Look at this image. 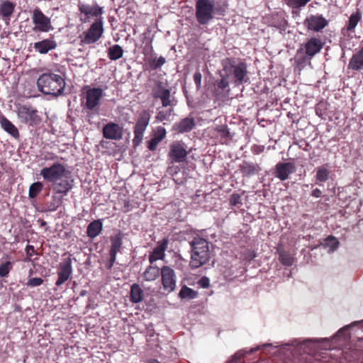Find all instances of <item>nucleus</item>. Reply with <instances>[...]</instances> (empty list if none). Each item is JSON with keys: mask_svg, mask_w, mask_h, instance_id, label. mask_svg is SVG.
Wrapping results in <instances>:
<instances>
[{"mask_svg": "<svg viewBox=\"0 0 363 363\" xmlns=\"http://www.w3.org/2000/svg\"><path fill=\"white\" fill-rule=\"evenodd\" d=\"M37 86L38 90L43 94L58 96L65 89V82L59 74L51 72L44 73L38 79Z\"/></svg>", "mask_w": 363, "mask_h": 363, "instance_id": "nucleus-1", "label": "nucleus"}, {"mask_svg": "<svg viewBox=\"0 0 363 363\" xmlns=\"http://www.w3.org/2000/svg\"><path fill=\"white\" fill-rule=\"evenodd\" d=\"M189 244L191 246L189 266L191 269H197L210 259L208 242L206 240L197 237L194 238Z\"/></svg>", "mask_w": 363, "mask_h": 363, "instance_id": "nucleus-2", "label": "nucleus"}, {"mask_svg": "<svg viewBox=\"0 0 363 363\" xmlns=\"http://www.w3.org/2000/svg\"><path fill=\"white\" fill-rule=\"evenodd\" d=\"M223 71L228 73L230 77L232 76L233 82L235 85L239 86L247 83L249 81L247 77V67L246 63L240 62L235 63L234 60L230 58L225 59L223 62Z\"/></svg>", "mask_w": 363, "mask_h": 363, "instance_id": "nucleus-3", "label": "nucleus"}, {"mask_svg": "<svg viewBox=\"0 0 363 363\" xmlns=\"http://www.w3.org/2000/svg\"><path fill=\"white\" fill-rule=\"evenodd\" d=\"M195 16L201 25L208 23L214 17L215 0H196Z\"/></svg>", "mask_w": 363, "mask_h": 363, "instance_id": "nucleus-4", "label": "nucleus"}, {"mask_svg": "<svg viewBox=\"0 0 363 363\" xmlns=\"http://www.w3.org/2000/svg\"><path fill=\"white\" fill-rule=\"evenodd\" d=\"M71 172L65 168V167L59 163L55 162L49 167H44L40 171V175L48 182H53L60 180L63 177H69Z\"/></svg>", "mask_w": 363, "mask_h": 363, "instance_id": "nucleus-5", "label": "nucleus"}, {"mask_svg": "<svg viewBox=\"0 0 363 363\" xmlns=\"http://www.w3.org/2000/svg\"><path fill=\"white\" fill-rule=\"evenodd\" d=\"M150 119V115L147 111L145 110L140 113L134 127V138L133 139L134 147L138 146L142 143L143 133L149 124Z\"/></svg>", "mask_w": 363, "mask_h": 363, "instance_id": "nucleus-6", "label": "nucleus"}, {"mask_svg": "<svg viewBox=\"0 0 363 363\" xmlns=\"http://www.w3.org/2000/svg\"><path fill=\"white\" fill-rule=\"evenodd\" d=\"M186 145L181 140L174 141L169 146L168 156L172 162H183L186 160L189 152Z\"/></svg>", "mask_w": 363, "mask_h": 363, "instance_id": "nucleus-7", "label": "nucleus"}, {"mask_svg": "<svg viewBox=\"0 0 363 363\" xmlns=\"http://www.w3.org/2000/svg\"><path fill=\"white\" fill-rule=\"evenodd\" d=\"M18 116L21 122L31 125L39 124L41 122V118L38 114V111L25 105L19 106Z\"/></svg>", "mask_w": 363, "mask_h": 363, "instance_id": "nucleus-8", "label": "nucleus"}, {"mask_svg": "<svg viewBox=\"0 0 363 363\" xmlns=\"http://www.w3.org/2000/svg\"><path fill=\"white\" fill-rule=\"evenodd\" d=\"M32 20L35 26L33 28L35 31L48 32L53 30L50 19L38 8L33 11Z\"/></svg>", "mask_w": 363, "mask_h": 363, "instance_id": "nucleus-9", "label": "nucleus"}, {"mask_svg": "<svg viewBox=\"0 0 363 363\" xmlns=\"http://www.w3.org/2000/svg\"><path fill=\"white\" fill-rule=\"evenodd\" d=\"M103 32V18L100 17L91 25L82 41L85 44L94 43L101 37Z\"/></svg>", "mask_w": 363, "mask_h": 363, "instance_id": "nucleus-10", "label": "nucleus"}, {"mask_svg": "<svg viewBox=\"0 0 363 363\" xmlns=\"http://www.w3.org/2000/svg\"><path fill=\"white\" fill-rule=\"evenodd\" d=\"M104 91L101 88H89L85 94V108L90 111H97Z\"/></svg>", "mask_w": 363, "mask_h": 363, "instance_id": "nucleus-11", "label": "nucleus"}, {"mask_svg": "<svg viewBox=\"0 0 363 363\" xmlns=\"http://www.w3.org/2000/svg\"><path fill=\"white\" fill-rule=\"evenodd\" d=\"M162 284L164 289L167 292H172L176 286V275L174 269L169 266H164L160 272Z\"/></svg>", "mask_w": 363, "mask_h": 363, "instance_id": "nucleus-12", "label": "nucleus"}, {"mask_svg": "<svg viewBox=\"0 0 363 363\" xmlns=\"http://www.w3.org/2000/svg\"><path fill=\"white\" fill-rule=\"evenodd\" d=\"M72 273V259L67 257L59 264L57 275L58 279L55 284L59 286L67 281Z\"/></svg>", "mask_w": 363, "mask_h": 363, "instance_id": "nucleus-13", "label": "nucleus"}, {"mask_svg": "<svg viewBox=\"0 0 363 363\" xmlns=\"http://www.w3.org/2000/svg\"><path fill=\"white\" fill-rule=\"evenodd\" d=\"M102 132L103 136L108 140H119L123 138V128L113 122L106 124Z\"/></svg>", "mask_w": 363, "mask_h": 363, "instance_id": "nucleus-14", "label": "nucleus"}, {"mask_svg": "<svg viewBox=\"0 0 363 363\" xmlns=\"http://www.w3.org/2000/svg\"><path fill=\"white\" fill-rule=\"evenodd\" d=\"M328 23V21L321 15H311L303 22L308 30L316 32L323 29Z\"/></svg>", "mask_w": 363, "mask_h": 363, "instance_id": "nucleus-15", "label": "nucleus"}, {"mask_svg": "<svg viewBox=\"0 0 363 363\" xmlns=\"http://www.w3.org/2000/svg\"><path fill=\"white\" fill-rule=\"evenodd\" d=\"M325 43L318 38H311L304 43L306 54L308 56L309 60L320 52Z\"/></svg>", "mask_w": 363, "mask_h": 363, "instance_id": "nucleus-16", "label": "nucleus"}, {"mask_svg": "<svg viewBox=\"0 0 363 363\" xmlns=\"http://www.w3.org/2000/svg\"><path fill=\"white\" fill-rule=\"evenodd\" d=\"M74 179L72 174H69V177H63L60 180L53 182V191L56 194H62L67 195V193L73 188Z\"/></svg>", "mask_w": 363, "mask_h": 363, "instance_id": "nucleus-17", "label": "nucleus"}, {"mask_svg": "<svg viewBox=\"0 0 363 363\" xmlns=\"http://www.w3.org/2000/svg\"><path fill=\"white\" fill-rule=\"evenodd\" d=\"M78 7L79 11L86 16V18L84 20V22H86L91 16L99 18L101 17V14L104 13L103 7L99 6L97 4L91 6L79 3Z\"/></svg>", "mask_w": 363, "mask_h": 363, "instance_id": "nucleus-18", "label": "nucleus"}, {"mask_svg": "<svg viewBox=\"0 0 363 363\" xmlns=\"http://www.w3.org/2000/svg\"><path fill=\"white\" fill-rule=\"evenodd\" d=\"M294 171L295 167L294 164L291 162H279L275 167L274 176L281 181H284Z\"/></svg>", "mask_w": 363, "mask_h": 363, "instance_id": "nucleus-19", "label": "nucleus"}, {"mask_svg": "<svg viewBox=\"0 0 363 363\" xmlns=\"http://www.w3.org/2000/svg\"><path fill=\"white\" fill-rule=\"evenodd\" d=\"M153 96L160 99L162 106H173V100L171 99L170 91L162 86V83L160 82L156 89L153 91Z\"/></svg>", "mask_w": 363, "mask_h": 363, "instance_id": "nucleus-20", "label": "nucleus"}, {"mask_svg": "<svg viewBox=\"0 0 363 363\" xmlns=\"http://www.w3.org/2000/svg\"><path fill=\"white\" fill-rule=\"evenodd\" d=\"M57 42L53 38L44 39L33 44V48L40 54H47L57 48Z\"/></svg>", "mask_w": 363, "mask_h": 363, "instance_id": "nucleus-21", "label": "nucleus"}, {"mask_svg": "<svg viewBox=\"0 0 363 363\" xmlns=\"http://www.w3.org/2000/svg\"><path fill=\"white\" fill-rule=\"evenodd\" d=\"M196 125L195 120L191 116L186 117L182 119L179 123L173 125V130L179 133L190 132Z\"/></svg>", "mask_w": 363, "mask_h": 363, "instance_id": "nucleus-22", "label": "nucleus"}, {"mask_svg": "<svg viewBox=\"0 0 363 363\" xmlns=\"http://www.w3.org/2000/svg\"><path fill=\"white\" fill-rule=\"evenodd\" d=\"M168 240L164 239L159 242L157 245L154 248L152 253L149 255V261L151 264L154 262L162 259L164 257V252L167 248Z\"/></svg>", "mask_w": 363, "mask_h": 363, "instance_id": "nucleus-23", "label": "nucleus"}, {"mask_svg": "<svg viewBox=\"0 0 363 363\" xmlns=\"http://www.w3.org/2000/svg\"><path fill=\"white\" fill-rule=\"evenodd\" d=\"M166 130L162 126L157 128L153 133L152 138L147 143V148L150 151H155L157 149L158 144L166 137Z\"/></svg>", "mask_w": 363, "mask_h": 363, "instance_id": "nucleus-24", "label": "nucleus"}, {"mask_svg": "<svg viewBox=\"0 0 363 363\" xmlns=\"http://www.w3.org/2000/svg\"><path fill=\"white\" fill-rule=\"evenodd\" d=\"M239 169L243 177H249L257 174L261 170V167L258 164L243 161L239 165Z\"/></svg>", "mask_w": 363, "mask_h": 363, "instance_id": "nucleus-25", "label": "nucleus"}, {"mask_svg": "<svg viewBox=\"0 0 363 363\" xmlns=\"http://www.w3.org/2000/svg\"><path fill=\"white\" fill-rule=\"evenodd\" d=\"M363 67V47L357 53L354 54L351 57L348 69L358 71Z\"/></svg>", "mask_w": 363, "mask_h": 363, "instance_id": "nucleus-26", "label": "nucleus"}, {"mask_svg": "<svg viewBox=\"0 0 363 363\" xmlns=\"http://www.w3.org/2000/svg\"><path fill=\"white\" fill-rule=\"evenodd\" d=\"M15 4L8 0L4 1L0 6V16L6 21H10V17L14 12Z\"/></svg>", "mask_w": 363, "mask_h": 363, "instance_id": "nucleus-27", "label": "nucleus"}, {"mask_svg": "<svg viewBox=\"0 0 363 363\" xmlns=\"http://www.w3.org/2000/svg\"><path fill=\"white\" fill-rule=\"evenodd\" d=\"M143 290L139 284H133L130 287V300L132 303H138L143 300Z\"/></svg>", "mask_w": 363, "mask_h": 363, "instance_id": "nucleus-28", "label": "nucleus"}, {"mask_svg": "<svg viewBox=\"0 0 363 363\" xmlns=\"http://www.w3.org/2000/svg\"><path fill=\"white\" fill-rule=\"evenodd\" d=\"M0 123L1 128L8 133H9L14 138H19V132L17 128L6 118L2 117Z\"/></svg>", "mask_w": 363, "mask_h": 363, "instance_id": "nucleus-29", "label": "nucleus"}, {"mask_svg": "<svg viewBox=\"0 0 363 363\" xmlns=\"http://www.w3.org/2000/svg\"><path fill=\"white\" fill-rule=\"evenodd\" d=\"M102 223L100 220H96L90 223L86 229L87 235L90 238H94L100 234L102 230Z\"/></svg>", "mask_w": 363, "mask_h": 363, "instance_id": "nucleus-30", "label": "nucleus"}, {"mask_svg": "<svg viewBox=\"0 0 363 363\" xmlns=\"http://www.w3.org/2000/svg\"><path fill=\"white\" fill-rule=\"evenodd\" d=\"M161 269L157 267L149 266L143 274V277L145 281H151L159 277Z\"/></svg>", "mask_w": 363, "mask_h": 363, "instance_id": "nucleus-31", "label": "nucleus"}, {"mask_svg": "<svg viewBox=\"0 0 363 363\" xmlns=\"http://www.w3.org/2000/svg\"><path fill=\"white\" fill-rule=\"evenodd\" d=\"M123 50L119 45H113L108 49V56L111 60H117L123 57Z\"/></svg>", "mask_w": 363, "mask_h": 363, "instance_id": "nucleus-32", "label": "nucleus"}, {"mask_svg": "<svg viewBox=\"0 0 363 363\" xmlns=\"http://www.w3.org/2000/svg\"><path fill=\"white\" fill-rule=\"evenodd\" d=\"M122 240L123 236L121 233L115 236L111 237V246L110 252L117 254L118 252H120L121 247L122 246Z\"/></svg>", "mask_w": 363, "mask_h": 363, "instance_id": "nucleus-33", "label": "nucleus"}, {"mask_svg": "<svg viewBox=\"0 0 363 363\" xmlns=\"http://www.w3.org/2000/svg\"><path fill=\"white\" fill-rule=\"evenodd\" d=\"M362 19V13L359 9L356 11V12L353 13L349 19L348 25L347 27V30L349 31H352L354 30L355 27L357 26V23L361 21Z\"/></svg>", "mask_w": 363, "mask_h": 363, "instance_id": "nucleus-34", "label": "nucleus"}, {"mask_svg": "<svg viewBox=\"0 0 363 363\" xmlns=\"http://www.w3.org/2000/svg\"><path fill=\"white\" fill-rule=\"evenodd\" d=\"M198 294L196 291L192 289L183 286L179 293V296L182 299H194L197 296Z\"/></svg>", "mask_w": 363, "mask_h": 363, "instance_id": "nucleus-35", "label": "nucleus"}, {"mask_svg": "<svg viewBox=\"0 0 363 363\" xmlns=\"http://www.w3.org/2000/svg\"><path fill=\"white\" fill-rule=\"evenodd\" d=\"M279 261L286 266H291L294 263V257L291 255L286 251H281L279 252Z\"/></svg>", "mask_w": 363, "mask_h": 363, "instance_id": "nucleus-36", "label": "nucleus"}, {"mask_svg": "<svg viewBox=\"0 0 363 363\" xmlns=\"http://www.w3.org/2000/svg\"><path fill=\"white\" fill-rule=\"evenodd\" d=\"M339 244L340 242L333 235H329L325 240L324 245L330 248L329 252H334L335 250L337 249Z\"/></svg>", "mask_w": 363, "mask_h": 363, "instance_id": "nucleus-37", "label": "nucleus"}, {"mask_svg": "<svg viewBox=\"0 0 363 363\" xmlns=\"http://www.w3.org/2000/svg\"><path fill=\"white\" fill-rule=\"evenodd\" d=\"M227 74L228 73H225L223 71H222L220 74L221 79L216 81L218 88L221 90H225L229 86L228 78L230 77V75Z\"/></svg>", "mask_w": 363, "mask_h": 363, "instance_id": "nucleus-38", "label": "nucleus"}, {"mask_svg": "<svg viewBox=\"0 0 363 363\" xmlns=\"http://www.w3.org/2000/svg\"><path fill=\"white\" fill-rule=\"evenodd\" d=\"M329 174L330 172L328 169H327L324 167H320L317 169L316 179L319 182H324L328 179Z\"/></svg>", "mask_w": 363, "mask_h": 363, "instance_id": "nucleus-39", "label": "nucleus"}, {"mask_svg": "<svg viewBox=\"0 0 363 363\" xmlns=\"http://www.w3.org/2000/svg\"><path fill=\"white\" fill-rule=\"evenodd\" d=\"M215 130L219 134L222 138L232 139L231 135L228 126L225 125H218L216 127Z\"/></svg>", "mask_w": 363, "mask_h": 363, "instance_id": "nucleus-40", "label": "nucleus"}, {"mask_svg": "<svg viewBox=\"0 0 363 363\" xmlns=\"http://www.w3.org/2000/svg\"><path fill=\"white\" fill-rule=\"evenodd\" d=\"M43 184L41 182H37L32 184L29 189V197L31 199L35 198L38 193L42 190Z\"/></svg>", "mask_w": 363, "mask_h": 363, "instance_id": "nucleus-41", "label": "nucleus"}, {"mask_svg": "<svg viewBox=\"0 0 363 363\" xmlns=\"http://www.w3.org/2000/svg\"><path fill=\"white\" fill-rule=\"evenodd\" d=\"M166 62V60L164 57L160 56V57H154L152 60H150L149 65L150 68L153 70H155L160 68Z\"/></svg>", "mask_w": 363, "mask_h": 363, "instance_id": "nucleus-42", "label": "nucleus"}, {"mask_svg": "<svg viewBox=\"0 0 363 363\" xmlns=\"http://www.w3.org/2000/svg\"><path fill=\"white\" fill-rule=\"evenodd\" d=\"M52 201L47 204V211H54L62 204V199L55 196H52Z\"/></svg>", "mask_w": 363, "mask_h": 363, "instance_id": "nucleus-43", "label": "nucleus"}, {"mask_svg": "<svg viewBox=\"0 0 363 363\" xmlns=\"http://www.w3.org/2000/svg\"><path fill=\"white\" fill-rule=\"evenodd\" d=\"M311 0H286L287 5L292 9H299L306 5Z\"/></svg>", "mask_w": 363, "mask_h": 363, "instance_id": "nucleus-44", "label": "nucleus"}, {"mask_svg": "<svg viewBox=\"0 0 363 363\" xmlns=\"http://www.w3.org/2000/svg\"><path fill=\"white\" fill-rule=\"evenodd\" d=\"M11 268V262L7 261L0 265V277H4L8 275Z\"/></svg>", "mask_w": 363, "mask_h": 363, "instance_id": "nucleus-45", "label": "nucleus"}, {"mask_svg": "<svg viewBox=\"0 0 363 363\" xmlns=\"http://www.w3.org/2000/svg\"><path fill=\"white\" fill-rule=\"evenodd\" d=\"M230 204L233 206H237L242 204L241 196L238 194H233L229 199Z\"/></svg>", "mask_w": 363, "mask_h": 363, "instance_id": "nucleus-46", "label": "nucleus"}, {"mask_svg": "<svg viewBox=\"0 0 363 363\" xmlns=\"http://www.w3.org/2000/svg\"><path fill=\"white\" fill-rule=\"evenodd\" d=\"M43 283V279L41 278H31L27 282V286L35 287L41 285Z\"/></svg>", "mask_w": 363, "mask_h": 363, "instance_id": "nucleus-47", "label": "nucleus"}, {"mask_svg": "<svg viewBox=\"0 0 363 363\" xmlns=\"http://www.w3.org/2000/svg\"><path fill=\"white\" fill-rule=\"evenodd\" d=\"M172 112V109H169V111L164 112V111H160L158 112L156 118L158 121H163L164 120H167L168 118L170 116Z\"/></svg>", "mask_w": 363, "mask_h": 363, "instance_id": "nucleus-48", "label": "nucleus"}, {"mask_svg": "<svg viewBox=\"0 0 363 363\" xmlns=\"http://www.w3.org/2000/svg\"><path fill=\"white\" fill-rule=\"evenodd\" d=\"M201 78L202 75L199 71H197L194 74V81L196 85L197 90H199L201 89Z\"/></svg>", "mask_w": 363, "mask_h": 363, "instance_id": "nucleus-49", "label": "nucleus"}, {"mask_svg": "<svg viewBox=\"0 0 363 363\" xmlns=\"http://www.w3.org/2000/svg\"><path fill=\"white\" fill-rule=\"evenodd\" d=\"M198 284L203 289H206L209 287L210 286V281L209 279L206 277H201L199 281H198Z\"/></svg>", "mask_w": 363, "mask_h": 363, "instance_id": "nucleus-50", "label": "nucleus"}, {"mask_svg": "<svg viewBox=\"0 0 363 363\" xmlns=\"http://www.w3.org/2000/svg\"><path fill=\"white\" fill-rule=\"evenodd\" d=\"M26 253L28 256L31 257L33 253L35 252L34 247L32 245H27L26 248Z\"/></svg>", "mask_w": 363, "mask_h": 363, "instance_id": "nucleus-51", "label": "nucleus"}, {"mask_svg": "<svg viewBox=\"0 0 363 363\" xmlns=\"http://www.w3.org/2000/svg\"><path fill=\"white\" fill-rule=\"evenodd\" d=\"M321 195L322 191L318 189H315L311 193V196L315 198H320Z\"/></svg>", "mask_w": 363, "mask_h": 363, "instance_id": "nucleus-52", "label": "nucleus"}, {"mask_svg": "<svg viewBox=\"0 0 363 363\" xmlns=\"http://www.w3.org/2000/svg\"><path fill=\"white\" fill-rule=\"evenodd\" d=\"M309 60L308 58V56H307L306 55L305 56H303L301 59H298L296 60L298 65H301V64H303V63H305L306 60Z\"/></svg>", "mask_w": 363, "mask_h": 363, "instance_id": "nucleus-53", "label": "nucleus"}, {"mask_svg": "<svg viewBox=\"0 0 363 363\" xmlns=\"http://www.w3.org/2000/svg\"><path fill=\"white\" fill-rule=\"evenodd\" d=\"M347 327H345L339 330L338 332L336 333L335 337H339L342 335H344L345 331L347 330Z\"/></svg>", "mask_w": 363, "mask_h": 363, "instance_id": "nucleus-54", "label": "nucleus"}, {"mask_svg": "<svg viewBox=\"0 0 363 363\" xmlns=\"http://www.w3.org/2000/svg\"><path fill=\"white\" fill-rule=\"evenodd\" d=\"M109 255H110V259H109V262L112 264H114L115 261H116V253H113V252H109Z\"/></svg>", "mask_w": 363, "mask_h": 363, "instance_id": "nucleus-55", "label": "nucleus"}, {"mask_svg": "<svg viewBox=\"0 0 363 363\" xmlns=\"http://www.w3.org/2000/svg\"><path fill=\"white\" fill-rule=\"evenodd\" d=\"M242 354H240L239 352L235 354L232 357V361L237 362V360L240 359L242 357Z\"/></svg>", "mask_w": 363, "mask_h": 363, "instance_id": "nucleus-56", "label": "nucleus"}, {"mask_svg": "<svg viewBox=\"0 0 363 363\" xmlns=\"http://www.w3.org/2000/svg\"><path fill=\"white\" fill-rule=\"evenodd\" d=\"M86 294H87V291H86V290H82V291H80V296H86Z\"/></svg>", "mask_w": 363, "mask_h": 363, "instance_id": "nucleus-57", "label": "nucleus"}, {"mask_svg": "<svg viewBox=\"0 0 363 363\" xmlns=\"http://www.w3.org/2000/svg\"><path fill=\"white\" fill-rule=\"evenodd\" d=\"M147 363H160V362H158L157 359H150V360L147 361Z\"/></svg>", "mask_w": 363, "mask_h": 363, "instance_id": "nucleus-58", "label": "nucleus"}, {"mask_svg": "<svg viewBox=\"0 0 363 363\" xmlns=\"http://www.w3.org/2000/svg\"><path fill=\"white\" fill-rule=\"evenodd\" d=\"M113 266V264L111 263L110 262H108V264L106 265V267L108 269H111Z\"/></svg>", "mask_w": 363, "mask_h": 363, "instance_id": "nucleus-59", "label": "nucleus"}, {"mask_svg": "<svg viewBox=\"0 0 363 363\" xmlns=\"http://www.w3.org/2000/svg\"><path fill=\"white\" fill-rule=\"evenodd\" d=\"M285 345L289 346V345H291V344H286ZM291 345H294V343H291Z\"/></svg>", "mask_w": 363, "mask_h": 363, "instance_id": "nucleus-60", "label": "nucleus"}, {"mask_svg": "<svg viewBox=\"0 0 363 363\" xmlns=\"http://www.w3.org/2000/svg\"><path fill=\"white\" fill-rule=\"evenodd\" d=\"M311 341H312V340L308 339V340H305V342H311Z\"/></svg>", "mask_w": 363, "mask_h": 363, "instance_id": "nucleus-61", "label": "nucleus"}, {"mask_svg": "<svg viewBox=\"0 0 363 363\" xmlns=\"http://www.w3.org/2000/svg\"><path fill=\"white\" fill-rule=\"evenodd\" d=\"M45 223H46L45 222H43V223H42V225H45Z\"/></svg>", "mask_w": 363, "mask_h": 363, "instance_id": "nucleus-62", "label": "nucleus"}]
</instances>
